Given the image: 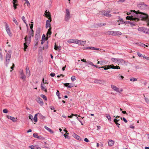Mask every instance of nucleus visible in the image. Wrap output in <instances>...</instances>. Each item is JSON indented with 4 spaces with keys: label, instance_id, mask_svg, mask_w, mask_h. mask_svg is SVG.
Segmentation results:
<instances>
[{
    "label": "nucleus",
    "instance_id": "nucleus-1",
    "mask_svg": "<svg viewBox=\"0 0 149 149\" xmlns=\"http://www.w3.org/2000/svg\"><path fill=\"white\" fill-rule=\"evenodd\" d=\"M133 12L135 14L133 15L134 17H137L141 18L142 20H145L147 23V25L149 26V18L148 15L145 13H144L140 12L139 10H138L136 12L135 10H130V12H127V14L128 15H130L131 13Z\"/></svg>",
    "mask_w": 149,
    "mask_h": 149
},
{
    "label": "nucleus",
    "instance_id": "nucleus-2",
    "mask_svg": "<svg viewBox=\"0 0 149 149\" xmlns=\"http://www.w3.org/2000/svg\"><path fill=\"white\" fill-rule=\"evenodd\" d=\"M11 55V52L10 50L6 54V61L4 63L6 67L8 66V65L9 63V62Z\"/></svg>",
    "mask_w": 149,
    "mask_h": 149
},
{
    "label": "nucleus",
    "instance_id": "nucleus-3",
    "mask_svg": "<svg viewBox=\"0 0 149 149\" xmlns=\"http://www.w3.org/2000/svg\"><path fill=\"white\" fill-rule=\"evenodd\" d=\"M107 33L109 35L113 36L121 35L122 34V33L119 31H108Z\"/></svg>",
    "mask_w": 149,
    "mask_h": 149
},
{
    "label": "nucleus",
    "instance_id": "nucleus-4",
    "mask_svg": "<svg viewBox=\"0 0 149 149\" xmlns=\"http://www.w3.org/2000/svg\"><path fill=\"white\" fill-rule=\"evenodd\" d=\"M134 15H131V16H127L126 17V19H128L129 20H132L135 21L136 22H137L139 21V19L138 18V17H134Z\"/></svg>",
    "mask_w": 149,
    "mask_h": 149
},
{
    "label": "nucleus",
    "instance_id": "nucleus-5",
    "mask_svg": "<svg viewBox=\"0 0 149 149\" xmlns=\"http://www.w3.org/2000/svg\"><path fill=\"white\" fill-rule=\"evenodd\" d=\"M70 13L68 9H66L65 15V20L66 21H68L70 18Z\"/></svg>",
    "mask_w": 149,
    "mask_h": 149
},
{
    "label": "nucleus",
    "instance_id": "nucleus-6",
    "mask_svg": "<svg viewBox=\"0 0 149 149\" xmlns=\"http://www.w3.org/2000/svg\"><path fill=\"white\" fill-rule=\"evenodd\" d=\"M148 6V5L146 4L143 2L140 3L137 5L138 7L142 9L147 8Z\"/></svg>",
    "mask_w": 149,
    "mask_h": 149
},
{
    "label": "nucleus",
    "instance_id": "nucleus-7",
    "mask_svg": "<svg viewBox=\"0 0 149 149\" xmlns=\"http://www.w3.org/2000/svg\"><path fill=\"white\" fill-rule=\"evenodd\" d=\"M5 24L6 30L8 34L10 36V35L11 34V33L10 32V29L9 28L8 25L6 22H5Z\"/></svg>",
    "mask_w": 149,
    "mask_h": 149
},
{
    "label": "nucleus",
    "instance_id": "nucleus-8",
    "mask_svg": "<svg viewBox=\"0 0 149 149\" xmlns=\"http://www.w3.org/2000/svg\"><path fill=\"white\" fill-rule=\"evenodd\" d=\"M94 82L96 84H102L105 83V81L100 79H95L94 80Z\"/></svg>",
    "mask_w": 149,
    "mask_h": 149
},
{
    "label": "nucleus",
    "instance_id": "nucleus-9",
    "mask_svg": "<svg viewBox=\"0 0 149 149\" xmlns=\"http://www.w3.org/2000/svg\"><path fill=\"white\" fill-rule=\"evenodd\" d=\"M25 41V42L24 43L27 44L29 45L31 42V38H29L28 39L27 36H26L24 38Z\"/></svg>",
    "mask_w": 149,
    "mask_h": 149
},
{
    "label": "nucleus",
    "instance_id": "nucleus-10",
    "mask_svg": "<svg viewBox=\"0 0 149 149\" xmlns=\"http://www.w3.org/2000/svg\"><path fill=\"white\" fill-rule=\"evenodd\" d=\"M40 28H38L36 30L35 36L40 37Z\"/></svg>",
    "mask_w": 149,
    "mask_h": 149
},
{
    "label": "nucleus",
    "instance_id": "nucleus-11",
    "mask_svg": "<svg viewBox=\"0 0 149 149\" xmlns=\"http://www.w3.org/2000/svg\"><path fill=\"white\" fill-rule=\"evenodd\" d=\"M52 21V19H50V20H47L46 22V28H47L48 27H51L50 26L51 24H50V22Z\"/></svg>",
    "mask_w": 149,
    "mask_h": 149
},
{
    "label": "nucleus",
    "instance_id": "nucleus-12",
    "mask_svg": "<svg viewBox=\"0 0 149 149\" xmlns=\"http://www.w3.org/2000/svg\"><path fill=\"white\" fill-rule=\"evenodd\" d=\"M37 101L39 103L41 106L43 105L44 103L42 99L40 97H38L37 99Z\"/></svg>",
    "mask_w": 149,
    "mask_h": 149
},
{
    "label": "nucleus",
    "instance_id": "nucleus-13",
    "mask_svg": "<svg viewBox=\"0 0 149 149\" xmlns=\"http://www.w3.org/2000/svg\"><path fill=\"white\" fill-rule=\"evenodd\" d=\"M34 31L33 30H31L29 31V33H28V36L29 38H31V36H33Z\"/></svg>",
    "mask_w": 149,
    "mask_h": 149
},
{
    "label": "nucleus",
    "instance_id": "nucleus-14",
    "mask_svg": "<svg viewBox=\"0 0 149 149\" xmlns=\"http://www.w3.org/2000/svg\"><path fill=\"white\" fill-rule=\"evenodd\" d=\"M138 30L139 31H143L145 33H146V29L143 27H139L138 28Z\"/></svg>",
    "mask_w": 149,
    "mask_h": 149
},
{
    "label": "nucleus",
    "instance_id": "nucleus-15",
    "mask_svg": "<svg viewBox=\"0 0 149 149\" xmlns=\"http://www.w3.org/2000/svg\"><path fill=\"white\" fill-rule=\"evenodd\" d=\"M111 88L113 89L114 91H116L117 92L120 93V92H119V88H117L116 86L113 85H111Z\"/></svg>",
    "mask_w": 149,
    "mask_h": 149
},
{
    "label": "nucleus",
    "instance_id": "nucleus-16",
    "mask_svg": "<svg viewBox=\"0 0 149 149\" xmlns=\"http://www.w3.org/2000/svg\"><path fill=\"white\" fill-rule=\"evenodd\" d=\"M51 27L49 28L48 29V30L47 33V37H50V36L51 35L52 33L51 31Z\"/></svg>",
    "mask_w": 149,
    "mask_h": 149
},
{
    "label": "nucleus",
    "instance_id": "nucleus-17",
    "mask_svg": "<svg viewBox=\"0 0 149 149\" xmlns=\"http://www.w3.org/2000/svg\"><path fill=\"white\" fill-rule=\"evenodd\" d=\"M7 117L8 118L10 119L12 121H13V122H15L17 121L16 119H15V118H14L13 117L8 115L7 116Z\"/></svg>",
    "mask_w": 149,
    "mask_h": 149
},
{
    "label": "nucleus",
    "instance_id": "nucleus-18",
    "mask_svg": "<svg viewBox=\"0 0 149 149\" xmlns=\"http://www.w3.org/2000/svg\"><path fill=\"white\" fill-rule=\"evenodd\" d=\"M124 23H125V24L129 23V24H130L131 25V27H132L135 25V24H134V22H133L126 21Z\"/></svg>",
    "mask_w": 149,
    "mask_h": 149
},
{
    "label": "nucleus",
    "instance_id": "nucleus-19",
    "mask_svg": "<svg viewBox=\"0 0 149 149\" xmlns=\"http://www.w3.org/2000/svg\"><path fill=\"white\" fill-rule=\"evenodd\" d=\"M26 73L27 76L29 77L30 76V71L27 67H26Z\"/></svg>",
    "mask_w": 149,
    "mask_h": 149
},
{
    "label": "nucleus",
    "instance_id": "nucleus-20",
    "mask_svg": "<svg viewBox=\"0 0 149 149\" xmlns=\"http://www.w3.org/2000/svg\"><path fill=\"white\" fill-rule=\"evenodd\" d=\"M20 78L23 80V81H25L26 79V77L24 74L20 75Z\"/></svg>",
    "mask_w": 149,
    "mask_h": 149
},
{
    "label": "nucleus",
    "instance_id": "nucleus-21",
    "mask_svg": "<svg viewBox=\"0 0 149 149\" xmlns=\"http://www.w3.org/2000/svg\"><path fill=\"white\" fill-rule=\"evenodd\" d=\"M114 144V142L112 140H110L108 143V145L109 146H112Z\"/></svg>",
    "mask_w": 149,
    "mask_h": 149
},
{
    "label": "nucleus",
    "instance_id": "nucleus-22",
    "mask_svg": "<svg viewBox=\"0 0 149 149\" xmlns=\"http://www.w3.org/2000/svg\"><path fill=\"white\" fill-rule=\"evenodd\" d=\"M70 84V83H66L64 84V85L65 86L67 87L68 88H71L73 86L72 84L68 85Z\"/></svg>",
    "mask_w": 149,
    "mask_h": 149
},
{
    "label": "nucleus",
    "instance_id": "nucleus-23",
    "mask_svg": "<svg viewBox=\"0 0 149 149\" xmlns=\"http://www.w3.org/2000/svg\"><path fill=\"white\" fill-rule=\"evenodd\" d=\"M74 137L76 139L79 141H81L82 140L81 138L79 136L75 134H74Z\"/></svg>",
    "mask_w": 149,
    "mask_h": 149
},
{
    "label": "nucleus",
    "instance_id": "nucleus-24",
    "mask_svg": "<svg viewBox=\"0 0 149 149\" xmlns=\"http://www.w3.org/2000/svg\"><path fill=\"white\" fill-rule=\"evenodd\" d=\"M103 15L106 16L108 17H111V15L110 14H109L107 11L104 12Z\"/></svg>",
    "mask_w": 149,
    "mask_h": 149
},
{
    "label": "nucleus",
    "instance_id": "nucleus-25",
    "mask_svg": "<svg viewBox=\"0 0 149 149\" xmlns=\"http://www.w3.org/2000/svg\"><path fill=\"white\" fill-rule=\"evenodd\" d=\"M54 49L56 50H57L58 51H59L61 50L60 47L57 46L56 43H55V45H54Z\"/></svg>",
    "mask_w": 149,
    "mask_h": 149
},
{
    "label": "nucleus",
    "instance_id": "nucleus-26",
    "mask_svg": "<svg viewBox=\"0 0 149 149\" xmlns=\"http://www.w3.org/2000/svg\"><path fill=\"white\" fill-rule=\"evenodd\" d=\"M47 130V131H48L49 132L51 133L52 134L54 133L53 131L52 130L48 127L46 126H45L44 127Z\"/></svg>",
    "mask_w": 149,
    "mask_h": 149
},
{
    "label": "nucleus",
    "instance_id": "nucleus-27",
    "mask_svg": "<svg viewBox=\"0 0 149 149\" xmlns=\"http://www.w3.org/2000/svg\"><path fill=\"white\" fill-rule=\"evenodd\" d=\"M87 49L95 50H99V48H96L94 47H88L87 48Z\"/></svg>",
    "mask_w": 149,
    "mask_h": 149
},
{
    "label": "nucleus",
    "instance_id": "nucleus-28",
    "mask_svg": "<svg viewBox=\"0 0 149 149\" xmlns=\"http://www.w3.org/2000/svg\"><path fill=\"white\" fill-rule=\"evenodd\" d=\"M124 61V60L123 59H118V63L121 64L122 65H123V62Z\"/></svg>",
    "mask_w": 149,
    "mask_h": 149
},
{
    "label": "nucleus",
    "instance_id": "nucleus-29",
    "mask_svg": "<svg viewBox=\"0 0 149 149\" xmlns=\"http://www.w3.org/2000/svg\"><path fill=\"white\" fill-rule=\"evenodd\" d=\"M38 114H39V113H37L34 116L33 119L35 122H36L37 121V116Z\"/></svg>",
    "mask_w": 149,
    "mask_h": 149
},
{
    "label": "nucleus",
    "instance_id": "nucleus-30",
    "mask_svg": "<svg viewBox=\"0 0 149 149\" xmlns=\"http://www.w3.org/2000/svg\"><path fill=\"white\" fill-rule=\"evenodd\" d=\"M86 43V41L80 40L79 42V45H84Z\"/></svg>",
    "mask_w": 149,
    "mask_h": 149
},
{
    "label": "nucleus",
    "instance_id": "nucleus-31",
    "mask_svg": "<svg viewBox=\"0 0 149 149\" xmlns=\"http://www.w3.org/2000/svg\"><path fill=\"white\" fill-rule=\"evenodd\" d=\"M45 15L46 17H48V19H49V20H50V19H52L50 13H49L48 14H46Z\"/></svg>",
    "mask_w": 149,
    "mask_h": 149
},
{
    "label": "nucleus",
    "instance_id": "nucleus-32",
    "mask_svg": "<svg viewBox=\"0 0 149 149\" xmlns=\"http://www.w3.org/2000/svg\"><path fill=\"white\" fill-rule=\"evenodd\" d=\"M49 37L46 38L45 35V34H43L42 37V40H48Z\"/></svg>",
    "mask_w": 149,
    "mask_h": 149
},
{
    "label": "nucleus",
    "instance_id": "nucleus-33",
    "mask_svg": "<svg viewBox=\"0 0 149 149\" xmlns=\"http://www.w3.org/2000/svg\"><path fill=\"white\" fill-rule=\"evenodd\" d=\"M41 89L42 90L44 91L45 92H47V89L45 87H44L42 86V84H41Z\"/></svg>",
    "mask_w": 149,
    "mask_h": 149
},
{
    "label": "nucleus",
    "instance_id": "nucleus-34",
    "mask_svg": "<svg viewBox=\"0 0 149 149\" xmlns=\"http://www.w3.org/2000/svg\"><path fill=\"white\" fill-rule=\"evenodd\" d=\"M118 59L116 58H112L111 59V60L113 62H115V63H118Z\"/></svg>",
    "mask_w": 149,
    "mask_h": 149
},
{
    "label": "nucleus",
    "instance_id": "nucleus-35",
    "mask_svg": "<svg viewBox=\"0 0 149 149\" xmlns=\"http://www.w3.org/2000/svg\"><path fill=\"white\" fill-rule=\"evenodd\" d=\"M110 66L109 65H105L104 66V70H107L109 69H110Z\"/></svg>",
    "mask_w": 149,
    "mask_h": 149
},
{
    "label": "nucleus",
    "instance_id": "nucleus-36",
    "mask_svg": "<svg viewBox=\"0 0 149 149\" xmlns=\"http://www.w3.org/2000/svg\"><path fill=\"white\" fill-rule=\"evenodd\" d=\"M38 42H35L34 41V49H36L37 48V45H38Z\"/></svg>",
    "mask_w": 149,
    "mask_h": 149
},
{
    "label": "nucleus",
    "instance_id": "nucleus-37",
    "mask_svg": "<svg viewBox=\"0 0 149 149\" xmlns=\"http://www.w3.org/2000/svg\"><path fill=\"white\" fill-rule=\"evenodd\" d=\"M86 63H88V64H87V65L88 66V65H90L92 66H93L94 65L93 64L92 62L91 61H88L87 62H86Z\"/></svg>",
    "mask_w": 149,
    "mask_h": 149
},
{
    "label": "nucleus",
    "instance_id": "nucleus-38",
    "mask_svg": "<svg viewBox=\"0 0 149 149\" xmlns=\"http://www.w3.org/2000/svg\"><path fill=\"white\" fill-rule=\"evenodd\" d=\"M106 116L107 118L109 121H111V118L109 114H106Z\"/></svg>",
    "mask_w": 149,
    "mask_h": 149
},
{
    "label": "nucleus",
    "instance_id": "nucleus-39",
    "mask_svg": "<svg viewBox=\"0 0 149 149\" xmlns=\"http://www.w3.org/2000/svg\"><path fill=\"white\" fill-rule=\"evenodd\" d=\"M35 42H39V41L40 37L35 36Z\"/></svg>",
    "mask_w": 149,
    "mask_h": 149
},
{
    "label": "nucleus",
    "instance_id": "nucleus-40",
    "mask_svg": "<svg viewBox=\"0 0 149 149\" xmlns=\"http://www.w3.org/2000/svg\"><path fill=\"white\" fill-rule=\"evenodd\" d=\"M106 24V23H101L99 24L98 26L99 27H101L102 26H105Z\"/></svg>",
    "mask_w": 149,
    "mask_h": 149
},
{
    "label": "nucleus",
    "instance_id": "nucleus-41",
    "mask_svg": "<svg viewBox=\"0 0 149 149\" xmlns=\"http://www.w3.org/2000/svg\"><path fill=\"white\" fill-rule=\"evenodd\" d=\"M28 45V44H26L25 43H24V50L25 51H26V49L27 48V47H28L27 45Z\"/></svg>",
    "mask_w": 149,
    "mask_h": 149
},
{
    "label": "nucleus",
    "instance_id": "nucleus-42",
    "mask_svg": "<svg viewBox=\"0 0 149 149\" xmlns=\"http://www.w3.org/2000/svg\"><path fill=\"white\" fill-rule=\"evenodd\" d=\"M40 96L43 99H44L45 100H47V97L45 95H43V94H41L40 95Z\"/></svg>",
    "mask_w": 149,
    "mask_h": 149
},
{
    "label": "nucleus",
    "instance_id": "nucleus-43",
    "mask_svg": "<svg viewBox=\"0 0 149 149\" xmlns=\"http://www.w3.org/2000/svg\"><path fill=\"white\" fill-rule=\"evenodd\" d=\"M74 40H75L74 39H71L69 40L68 41V42L69 43H73V42H74Z\"/></svg>",
    "mask_w": 149,
    "mask_h": 149
},
{
    "label": "nucleus",
    "instance_id": "nucleus-44",
    "mask_svg": "<svg viewBox=\"0 0 149 149\" xmlns=\"http://www.w3.org/2000/svg\"><path fill=\"white\" fill-rule=\"evenodd\" d=\"M38 139L40 140H44L45 138L42 136H38Z\"/></svg>",
    "mask_w": 149,
    "mask_h": 149
},
{
    "label": "nucleus",
    "instance_id": "nucleus-45",
    "mask_svg": "<svg viewBox=\"0 0 149 149\" xmlns=\"http://www.w3.org/2000/svg\"><path fill=\"white\" fill-rule=\"evenodd\" d=\"M33 136L34 137L36 138H37V139H38V134L37 133L33 134Z\"/></svg>",
    "mask_w": 149,
    "mask_h": 149
},
{
    "label": "nucleus",
    "instance_id": "nucleus-46",
    "mask_svg": "<svg viewBox=\"0 0 149 149\" xmlns=\"http://www.w3.org/2000/svg\"><path fill=\"white\" fill-rule=\"evenodd\" d=\"M145 100L146 102L148 104L149 103V99L146 97H145Z\"/></svg>",
    "mask_w": 149,
    "mask_h": 149
},
{
    "label": "nucleus",
    "instance_id": "nucleus-47",
    "mask_svg": "<svg viewBox=\"0 0 149 149\" xmlns=\"http://www.w3.org/2000/svg\"><path fill=\"white\" fill-rule=\"evenodd\" d=\"M71 79L72 81H73L75 80V77L74 76H72L71 77Z\"/></svg>",
    "mask_w": 149,
    "mask_h": 149
},
{
    "label": "nucleus",
    "instance_id": "nucleus-48",
    "mask_svg": "<svg viewBox=\"0 0 149 149\" xmlns=\"http://www.w3.org/2000/svg\"><path fill=\"white\" fill-rule=\"evenodd\" d=\"M44 144L45 145L44 146V147L47 148H49V147L48 146V144H47L46 142H44Z\"/></svg>",
    "mask_w": 149,
    "mask_h": 149
},
{
    "label": "nucleus",
    "instance_id": "nucleus-49",
    "mask_svg": "<svg viewBox=\"0 0 149 149\" xmlns=\"http://www.w3.org/2000/svg\"><path fill=\"white\" fill-rule=\"evenodd\" d=\"M29 119L32 120L33 117V116L31 114H29Z\"/></svg>",
    "mask_w": 149,
    "mask_h": 149
},
{
    "label": "nucleus",
    "instance_id": "nucleus-50",
    "mask_svg": "<svg viewBox=\"0 0 149 149\" xmlns=\"http://www.w3.org/2000/svg\"><path fill=\"white\" fill-rule=\"evenodd\" d=\"M120 119L121 120H123L124 121V122L125 123H127V120L124 117H123V118L120 117Z\"/></svg>",
    "mask_w": 149,
    "mask_h": 149
},
{
    "label": "nucleus",
    "instance_id": "nucleus-51",
    "mask_svg": "<svg viewBox=\"0 0 149 149\" xmlns=\"http://www.w3.org/2000/svg\"><path fill=\"white\" fill-rule=\"evenodd\" d=\"M31 23H32V24H31L30 25V29H31V30H33V22H31Z\"/></svg>",
    "mask_w": 149,
    "mask_h": 149
},
{
    "label": "nucleus",
    "instance_id": "nucleus-52",
    "mask_svg": "<svg viewBox=\"0 0 149 149\" xmlns=\"http://www.w3.org/2000/svg\"><path fill=\"white\" fill-rule=\"evenodd\" d=\"M48 42H47V44H46L45 47H43V49H47L48 48Z\"/></svg>",
    "mask_w": 149,
    "mask_h": 149
},
{
    "label": "nucleus",
    "instance_id": "nucleus-53",
    "mask_svg": "<svg viewBox=\"0 0 149 149\" xmlns=\"http://www.w3.org/2000/svg\"><path fill=\"white\" fill-rule=\"evenodd\" d=\"M74 40H74V42L79 44V42L80 40H79L76 39H74Z\"/></svg>",
    "mask_w": 149,
    "mask_h": 149
},
{
    "label": "nucleus",
    "instance_id": "nucleus-54",
    "mask_svg": "<svg viewBox=\"0 0 149 149\" xmlns=\"http://www.w3.org/2000/svg\"><path fill=\"white\" fill-rule=\"evenodd\" d=\"M115 123V124L117 125V127H118V128H119L120 127V124H119L118 123V121H116V122L115 121H113Z\"/></svg>",
    "mask_w": 149,
    "mask_h": 149
},
{
    "label": "nucleus",
    "instance_id": "nucleus-55",
    "mask_svg": "<svg viewBox=\"0 0 149 149\" xmlns=\"http://www.w3.org/2000/svg\"><path fill=\"white\" fill-rule=\"evenodd\" d=\"M39 117L40 118V119H43V118H45V117H44V116H43L41 114H39Z\"/></svg>",
    "mask_w": 149,
    "mask_h": 149
},
{
    "label": "nucleus",
    "instance_id": "nucleus-56",
    "mask_svg": "<svg viewBox=\"0 0 149 149\" xmlns=\"http://www.w3.org/2000/svg\"><path fill=\"white\" fill-rule=\"evenodd\" d=\"M137 79L135 78H131L130 79V81H137Z\"/></svg>",
    "mask_w": 149,
    "mask_h": 149
},
{
    "label": "nucleus",
    "instance_id": "nucleus-57",
    "mask_svg": "<svg viewBox=\"0 0 149 149\" xmlns=\"http://www.w3.org/2000/svg\"><path fill=\"white\" fill-rule=\"evenodd\" d=\"M110 66V69L112 68L113 69H115V66H114L112 64L111 65H109Z\"/></svg>",
    "mask_w": 149,
    "mask_h": 149
},
{
    "label": "nucleus",
    "instance_id": "nucleus-58",
    "mask_svg": "<svg viewBox=\"0 0 149 149\" xmlns=\"http://www.w3.org/2000/svg\"><path fill=\"white\" fill-rule=\"evenodd\" d=\"M3 112L5 113H7L8 112V111L6 109H4L3 110Z\"/></svg>",
    "mask_w": 149,
    "mask_h": 149
},
{
    "label": "nucleus",
    "instance_id": "nucleus-59",
    "mask_svg": "<svg viewBox=\"0 0 149 149\" xmlns=\"http://www.w3.org/2000/svg\"><path fill=\"white\" fill-rule=\"evenodd\" d=\"M13 22L15 23L17 25H18V22L17 21V20L13 18Z\"/></svg>",
    "mask_w": 149,
    "mask_h": 149
},
{
    "label": "nucleus",
    "instance_id": "nucleus-60",
    "mask_svg": "<svg viewBox=\"0 0 149 149\" xmlns=\"http://www.w3.org/2000/svg\"><path fill=\"white\" fill-rule=\"evenodd\" d=\"M22 19L23 20L24 22L25 23H26V21H25V17H24V16H23L22 17Z\"/></svg>",
    "mask_w": 149,
    "mask_h": 149
},
{
    "label": "nucleus",
    "instance_id": "nucleus-61",
    "mask_svg": "<svg viewBox=\"0 0 149 149\" xmlns=\"http://www.w3.org/2000/svg\"><path fill=\"white\" fill-rule=\"evenodd\" d=\"M119 20L120 22H122L121 23V24H125V23H124L125 22L124 21L123 19H122V18L120 19H119Z\"/></svg>",
    "mask_w": 149,
    "mask_h": 149
},
{
    "label": "nucleus",
    "instance_id": "nucleus-62",
    "mask_svg": "<svg viewBox=\"0 0 149 149\" xmlns=\"http://www.w3.org/2000/svg\"><path fill=\"white\" fill-rule=\"evenodd\" d=\"M137 55H138L139 56V57H143V55H142L139 52H137Z\"/></svg>",
    "mask_w": 149,
    "mask_h": 149
},
{
    "label": "nucleus",
    "instance_id": "nucleus-63",
    "mask_svg": "<svg viewBox=\"0 0 149 149\" xmlns=\"http://www.w3.org/2000/svg\"><path fill=\"white\" fill-rule=\"evenodd\" d=\"M24 74V73L23 72V70H19V74H20V75H21V74Z\"/></svg>",
    "mask_w": 149,
    "mask_h": 149
},
{
    "label": "nucleus",
    "instance_id": "nucleus-64",
    "mask_svg": "<svg viewBox=\"0 0 149 149\" xmlns=\"http://www.w3.org/2000/svg\"><path fill=\"white\" fill-rule=\"evenodd\" d=\"M146 33L149 34V29H146Z\"/></svg>",
    "mask_w": 149,
    "mask_h": 149
}]
</instances>
